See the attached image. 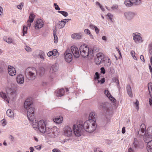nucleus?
Here are the masks:
<instances>
[{
    "instance_id": "obj_1",
    "label": "nucleus",
    "mask_w": 152,
    "mask_h": 152,
    "mask_svg": "<svg viewBox=\"0 0 152 152\" xmlns=\"http://www.w3.org/2000/svg\"><path fill=\"white\" fill-rule=\"evenodd\" d=\"M94 116V113H91L89 115L88 119L83 124V129L89 133L93 132L96 129V125Z\"/></svg>"
},
{
    "instance_id": "obj_2",
    "label": "nucleus",
    "mask_w": 152,
    "mask_h": 152,
    "mask_svg": "<svg viewBox=\"0 0 152 152\" xmlns=\"http://www.w3.org/2000/svg\"><path fill=\"white\" fill-rule=\"evenodd\" d=\"M32 104L29 99H27L24 103V107L27 109V116L30 123L35 120L34 118L35 109L33 107H30Z\"/></svg>"
},
{
    "instance_id": "obj_3",
    "label": "nucleus",
    "mask_w": 152,
    "mask_h": 152,
    "mask_svg": "<svg viewBox=\"0 0 152 152\" xmlns=\"http://www.w3.org/2000/svg\"><path fill=\"white\" fill-rule=\"evenodd\" d=\"M30 124L35 130H39L42 133H44L45 132V130L47 128L44 120H41L38 121L35 119Z\"/></svg>"
},
{
    "instance_id": "obj_4",
    "label": "nucleus",
    "mask_w": 152,
    "mask_h": 152,
    "mask_svg": "<svg viewBox=\"0 0 152 152\" xmlns=\"http://www.w3.org/2000/svg\"><path fill=\"white\" fill-rule=\"evenodd\" d=\"M45 132L47 136L51 138H53L57 137L59 134V129L56 126L52 127H47Z\"/></svg>"
},
{
    "instance_id": "obj_5",
    "label": "nucleus",
    "mask_w": 152,
    "mask_h": 152,
    "mask_svg": "<svg viewBox=\"0 0 152 152\" xmlns=\"http://www.w3.org/2000/svg\"><path fill=\"white\" fill-rule=\"evenodd\" d=\"M25 74L28 80H33L36 78L37 75V70L34 67H28L26 70Z\"/></svg>"
},
{
    "instance_id": "obj_6",
    "label": "nucleus",
    "mask_w": 152,
    "mask_h": 152,
    "mask_svg": "<svg viewBox=\"0 0 152 152\" xmlns=\"http://www.w3.org/2000/svg\"><path fill=\"white\" fill-rule=\"evenodd\" d=\"M146 129V127L145 124H142L141 126L140 129L138 131V134L140 136H143V140L145 142L147 143L151 141L152 138L150 136L147 135L145 133V130Z\"/></svg>"
},
{
    "instance_id": "obj_7",
    "label": "nucleus",
    "mask_w": 152,
    "mask_h": 152,
    "mask_svg": "<svg viewBox=\"0 0 152 152\" xmlns=\"http://www.w3.org/2000/svg\"><path fill=\"white\" fill-rule=\"evenodd\" d=\"M81 56L83 57L86 58L88 56H90V48L87 46L85 45H81L79 49Z\"/></svg>"
},
{
    "instance_id": "obj_8",
    "label": "nucleus",
    "mask_w": 152,
    "mask_h": 152,
    "mask_svg": "<svg viewBox=\"0 0 152 152\" xmlns=\"http://www.w3.org/2000/svg\"><path fill=\"white\" fill-rule=\"evenodd\" d=\"M83 124L81 122L78 125H74L73 130L75 135L78 137L80 136L83 132Z\"/></svg>"
},
{
    "instance_id": "obj_9",
    "label": "nucleus",
    "mask_w": 152,
    "mask_h": 152,
    "mask_svg": "<svg viewBox=\"0 0 152 152\" xmlns=\"http://www.w3.org/2000/svg\"><path fill=\"white\" fill-rule=\"evenodd\" d=\"M104 56L101 53H99L96 54V57L95 58V62L97 65H99L104 61Z\"/></svg>"
},
{
    "instance_id": "obj_10",
    "label": "nucleus",
    "mask_w": 152,
    "mask_h": 152,
    "mask_svg": "<svg viewBox=\"0 0 152 152\" xmlns=\"http://www.w3.org/2000/svg\"><path fill=\"white\" fill-rule=\"evenodd\" d=\"M132 37L134 42L136 43L142 42L143 41V40L140 33H133L132 34Z\"/></svg>"
},
{
    "instance_id": "obj_11",
    "label": "nucleus",
    "mask_w": 152,
    "mask_h": 152,
    "mask_svg": "<svg viewBox=\"0 0 152 152\" xmlns=\"http://www.w3.org/2000/svg\"><path fill=\"white\" fill-rule=\"evenodd\" d=\"M44 23L41 19H38L34 22V27L36 29L39 30L43 27Z\"/></svg>"
},
{
    "instance_id": "obj_12",
    "label": "nucleus",
    "mask_w": 152,
    "mask_h": 152,
    "mask_svg": "<svg viewBox=\"0 0 152 152\" xmlns=\"http://www.w3.org/2000/svg\"><path fill=\"white\" fill-rule=\"evenodd\" d=\"M64 134L67 137L71 136L72 134V130L71 128L69 126H66L63 129Z\"/></svg>"
},
{
    "instance_id": "obj_13",
    "label": "nucleus",
    "mask_w": 152,
    "mask_h": 152,
    "mask_svg": "<svg viewBox=\"0 0 152 152\" xmlns=\"http://www.w3.org/2000/svg\"><path fill=\"white\" fill-rule=\"evenodd\" d=\"M71 50L75 57L78 58L79 57L80 54L78 49L75 46H71Z\"/></svg>"
},
{
    "instance_id": "obj_14",
    "label": "nucleus",
    "mask_w": 152,
    "mask_h": 152,
    "mask_svg": "<svg viewBox=\"0 0 152 152\" xmlns=\"http://www.w3.org/2000/svg\"><path fill=\"white\" fill-rule=\"evenodd\" d=\"M107 104L106 102L99 103L98 106V108L101 111H106L108 109Z\"/></svg>"
},
{
    "instance_id": "obj_15",
    "label": "nucleus",
    "mask_w": 152,
    "mask_h": 152,
    "mask_svg": "<svg viewBox=\"0 0 152 152\" xmlns=\"http://www.w3.org/2000/svg\"><path fill=\"white\" fill-rule=\"evenodd\" d=\"M69 50H66L64 53V58L65 61L68 62H70L71 61L72 58V55L69 52Z\"/></svg>"
},
{
    "instance_id": "obj_16",
    "label": "nucleus",
    "mask_w": 152,
    "mask_h": 152,
    "mask_svg": "<svg viewBox=\"0 0 152 152\" xmlns=\"http://www.w3.org/2000/svg\"><path fill=\"white\" fill-rule=\"evenodd\" d=\"M148 88L151 98L149 99L150 105L152 107V83H150L148 84Z\"/></svg>"
},
{
    "instance_id": "obj_17",
    "label": "nucleus",
    "mask_w": 152,
    "mask_h": 152,
    "mask_svg": "<svg viewBox=\"0 0 152 152\" xmlns=\"http://www.w3.org/2000/svg\"><path fill=\"white\" fill-rule=\"evenodd\" d=\"M125 18L128 20H131L134 17V14L130 11L125 12L124 13Z\"/></svg>"
},
{
    "instance_id": "obj_18",
    "label": "nucleus",
    "mask_w": 152,
    "mask_h": 152,
    "mask_svg": "<svg viewBox=\"0 0 152 152\" xmlns=\"http://www.w3.org/2000/svg\"><path fill=\"white\" fill-rule=\"evenodd\" d=\"M8 70L9 75L11 76H15L16 74L15 69L12 66L9 65L8 66Z\"/></svg>"
},
{
    "instance_id": "obj_19",
    "label": "nucleus",
    "mask_w": 152,
    "mask_h": 152,
    "mask_svg": "<svg viewBox=\"0 0 152 152\" xmlns=\"http://www.w3.org/2000/svg\"><path fill=\"white\" fill-rule=\"evenodd\" d=\"M16 80L17 83L19 84H22L24 82V77L21 74L18 75L16 78Z\"/></svg>"
},
{
    "instance_id": "obj_20",
    "label": "nucleus",
    "mask_w": 152,
    "mask_h": 152,
    "mask_svg": "<svg viewBox=\"0 0 152 152\" xmlns=\"http://www.w3.org/2000/svg\"><path fill=\"white\" fill-rule=\"evenodd\" d=\"M58 69V65L55 63L51 66L49 72L50 73H53L57 71Z\"/></svg>"
},
{
    "instance_id": "obj_21",
    "label": "nucleus",
    "mask_w": 152,
    "mask_h": 152,
    "mask_svg": "<svg viewBox=\"0 0 152 152\" xmlns=\"http://www.w3.org/2000/svg\"><path fill=\"white\" fill-rule=\"evenodd\" d=\"M7 94L12 96L15 95L16 93V90L15 88L12 87L8 88L7 90Z\"/></svg>"
},
{
    "instance_id": "obj_22",
    "label": "nucleus",
    "mask_w": 152,
    "mask_h": 152,
    "mask_svg": "<svg viewBox=\"0 0 152 152\" xmlns=\"http://www.w3.org/2000/svg\"><path fill=\"white\" fill-rule=\"evenodd\" d=\"M104 93L111 102H115V99L111 96L108 90H105L104 91Z\"/></svg>"
},
{
    "instance_id": "obj_23",
    "label": "nucleus",
    "mask_w": 152,
    "mask_h": 152,
    "mask_svg": "<svg viewBox=\"0 0 152 152\" xmlns=\"http://www.w3.org/2000/svg\"><path fill=\"white\" fill-rule=\"evenodd\" d=\"M53 120L55 123L59 124L62 123L63 120V117L61 116H60L58 117L53 118Z\"/></svg>"
},
{
    "instance_id": "obj_24",
    "label": "nucleus",
    "mask_w": 152,
    "mask_h": 152,
    "mask_svg": "<svg viewBox=\"0 0 152 152\" xmlns=\"http://www.w3.org/2000/svg\"><path fill=\"white\" fill-rule=\"evenodd\" d=\"M0 96L4 99V100L6 101L8 103H9L10 98L8 97L3 92H0Z\"/></svg>"
},
{
    "instance_id": "obj_25",
    "label": "nucleus",
    "mask_w": 152,
    "mask_h": 152,
    "mask_svg": "<svg viewBox=\"0 0 152 152\" xmlns=\"http://www.w3.org/2000/svg\"><path fill=\"white\" fill-rule=\"evenodd\" d=\"M72 37L75 39H80L82 37V35L80 33H74L72 34Z\"/></svg>"
},
{
    "instance_id": "obj_26",
    "label": "nucleus",
    "mask_w": 152,
    "mask_h": 152,
    "mask_svg": "<svg viewBox=\"0 0 152 152\" xmlns=\"http://www.w3.org/2000/svg\"><path fill=\"white\" fill-rule=\"evenodd\" d=\"M36 51L37 53H39V55L40 58L44 60L45 59V54L44 52L41 50H37Z\"/></svg>"
},
{
    "instance_id": "obj_27",
    "label": "nucleus",
    "mask_w": 152,
    "mask_h": 152,
    "mask_svg": "<svg viewBox=\"0 0 152 152\" xmlns=\"http://www.w3.org/2000/svg\"><path fill=\"white\" fill-rule=\"evenodd\" d=\"M126 90L127 93L129 96L132 97L133 96V95L132 93V88L130 85H128L127 86Z\"/></svg>"
},
{
    "instance_id": "obj_28",
    "label": "nucleus",
    "mask_w": 152,
    "mask_h": 152,
    "mask_svg": "<svg viewBox=\"0 0 152 152\" xmlns=\"http://www.w3.org/2000/svg\"><path fill=\"white\" fill-rule=\"evenodd\" d=\"M64 89L61 88L57 91L56 96L57 97H61L64 95Z\"/></svg>"
},
{
    "instance_id": "obj_29",
    "label": "nucleus",
    "mask_w": 152,
    "mask_h": 152,
    "mask_svg": "<svg viewBox=\"0 0 152 152\" xmlns=\"http://www.w3.org/2000/svg\"><path fill=\"white\" fill-rule=\"evenodd\" d=\"M66 24V22L64 21L63 20L61 21H59L58 23V26L59 29H62L65 26Z\"/></svg>"
},
{
    "instance_id": "obj_30",
    "label": "nucleus",
    "mask_w": 152,
    "mask_h": 152,
    "mask_svg": "<svg viewBox=\"0 0 152 152\" xmlns=\"http://www.w3.org/2000/svg\"><path fill=\"white\" fill-rule=\"evenodd\" d=\"M147 149L148 152H152V140L148 142Z\"/></svg>"
},
{
    "instance_id": "obj_31",
    "label": "nucleus",
    "mask_w": 152,
    "mask_h": 152,
    "mask_svg": "<svg viewBox=\"0 0 152 152\" xmlns=\"http://www.w3.org/2000/svg\"><path fill=\"white\" fill-rule=\"evenodd\" d=\"M145 133H146L147 135L150 136L152 138V127H149L146 131L145 129Z\"/></svg>"
},
{
    "instance_id": "obj_32",
    "label": "nucleus",
    "mask_w": 152,
    "mask_h": 152,
    "mask_svg": "<svg viewBox=\"0 0 152 152\" xmlns=\"http://www.w3.org/2000/svg\"><path fill=\"white\" fill-rule=\"evenodd\" d=\"M90 54L91 56H94V55L96 53H97L99 51V49L97 48H93V49L90 48Z\"/></svg>"
},
{
    "instance_id": "obj_33",
    "label": "nucleus",
    "mask_w": 152,
    "mask_h": 152,
    "mask_svg": "<svg viewBox=\"0 0 152 152\" xmlns=\"http://www.w3.org/2000/svg\"><path fill=\"white\" fill-rule=\"evenodd\" d=\"M6 113L7 115L10 118H13L14 117L13 112L10 109L7 110Z\"/></svg>"
},
{
    "instance_id": "obj_34",
    "label": "nucleus",
    "mask_w": 152,
    "mask_h": 152,
    "mask_svg": "<svg viewBox=\"0 0 152 152\" xmlns=\"http://www.w3.org/2000/svg\"><path fill=\"white\" fill-rule=\"evenodd\" d=\"M35 18V15H34L32 12L30 13V16L29 18V19L28 20L30 21L31 22H33L34 18Z\"/></svg>"
},
{
    "instance_id": "obj_35",
    "label": "nucleus",
    "mask_w": 152,
    "mask_h": 152,
    "mask_svg": "<svg viewBox=\"0 0 152 152\" xmlns=\"http://www.w3.org/2000/svg\"><path fill=\"white\" fill-rule=\"evenodd\" d=\"M124 4L127 7H130L133 5L132 2L131 0L125 1Z\"/></svg>"
},
{
    "instance_id": "obj_36",
    "label": "nucleus",
    "mask_w": 152,
    "mask_h": 152,
    "mask_svg": "<svg viewBox=\"0 0 152 152\" xmlns=\"http://www.w3.org/2000/svg\"><path fill=\"white\" fill-rule=\"evenodd\" d=\"M132 2V5H138L140 4L141 1L140 0H131Z\"/></svg>"
},
{
    "instance_id": "obj_37",
    "label": "nucleus",
    "mask_w": 152,
    "mask_h": 152,
    "mask_svg": "<svg viewBox=\"0 0 152 152\" xmlns=\"http://www.w3.org/2000/svg\"><path fill=\"white\" fill-rule=\"evenodd\" d=\"M4 40L8 43H11L12 41L11 38L6 37L4 38Z\"/></svg>"
},
{
    "instance_id": "obj_38",
    "label": "nucleus",
    "mask_w": 152,
    "mask_h": 152,
    "mask_svg": "<svg viewBox=\"0 0 152 152\" xmlns=\"http://www.w3.org/2000/svg\"><path fill=\"white\" fill-rule=\"evenodd\" d=\"M58 13L61 14L64 17H67L68 15V13L64 11H58Z\"/></svg>"
},
{
    "instance_id": "obj_39",
    "label": "nucleus",
    "mask_w": 152,
    "mask_h": 152,
    "mask_svg": "<svg viewBox=\"0 0 152 152\" xmlns=\"http://www.w3.org/2000/svg\"><path fill=\"white\" fill-rule=\"evenodd\" d=\"M52 51L53 52V56H58L59 55V53H58L57 50L56 49L53 50Z\"/></svg>"
},
{
    "instance_id": "obj_40",
    "label": "nucleus",
    "mask_w": 152,
    "mask_h": 152,
    "mask_svg": "<svg viewBox=\"0 0 152 152\" xmlns=\"http://www.w3.org/2000/svg\"><path fill=\"white\" fill-rule=\"evenodd\" d=\"M134 106H135L136 109L137 110H138L139 109V102L136 99V102H134Z\"/></svg>"
},
{
    "instance_id": "obj_41",
    "label": "nucleus",
    "mask_w": 152,
    "mask_h": 152,
    "mask_svg": "<svg viewBox=\"0 0 152 152\" xmlns=\"http://www.w3.org/2000/svg\"><path fill=\"white\" fill-rule=\"evenodd\" d=\"M54 36V42L56 43L58 42V37L56 36V32H54L53 34Z\"/></svg>"
},
{
    "instance_id": "obj_42",
    "label": "nucleus",
    "mask_w": 152,
    "mask_h": 152,
    "mask_svg": "<svg viewBox=\"0 0 152 152\" xmlns=\"http://www.w3.org/2000/svg\"><path fill=\"white\" fill-rule=\"evenodd\" d=\"M134 144L136 147L138 146L139 145V143L138 142L136 138H134Z\"/></svg>"
},
{
    "instance_id": "obj_43",
    "label": "nucleus",
    "mask_w": 152,
    "mask_h": 152,
    "mask_svg": "<svg viewBox=\"0 0 152 152\" xmlns=\"http://www.w3.org/2000/svg\"><path fill=\"white\" fill-rule=\"evenodd\" d=\"M27 28L26 26H23V36L24 34L26 33V32L27 31Z\"/></svg>"
},
{
    "instance_id": "obj_44",
    "label": "nucleus",
    "mask_w": 152,
    "mask_h": 152,
    "mask_svg": "<svg viewBox=\"0 0 152 152\" xmlns=\"http://www.w3.org/2000/svg\"><path fill=\"white\" fill-rule=\"evenodd\" d=\"M23 6V3H20L19 4L17 5V8L21 10Z\"/></svg>"
},
{
    "instance_id": "obj_45",
    "label": "nucleus",
    "mask_w": 152,
    "mask_h": 152,
    "mask_svg": "<svg viewBox=\"0 0 152 152\" xmlns=\"http://www.w3.org/2000/svg\"><path fill=\"white\" fill-rule=\"evenodd\" d=\"M99 74L98 72H96L95 73V80H98L99 78Z\"/></svg>"
},
{
    "instance_id": "obj_46",
    "label": "nucleus",
    "mask_w": 152,
    "mask_h": 152,
    "mask_svg": "<svg viewBox=\"0 0 152 152\" xmlns=\"http://www.w3.org/2000/svg\"><path fill=\"white\" fill-rule=\"evenodd\" d=\"M54 6L55 7V9L56 10H58V11H60V7H59L57 5V4L54 3Z\"/></svg>"
},
{
    "instance_id": "obj_47",
    "label": "nucleus",
    "mask_w": 152,
    "mask_h": 152,
    "mask_svg": "<svg viewBox=\"0 0 152 152\" xmlns=\"http://www.w3.org/2000/svg\"><path fill=\"white\" fill-rule=\"evenodd\" d=\"M1 122L3 126H4L6 125V121L4 119L2 120L1 121Z\"/></svg>"
},
{
    "instance_id": "obj_48",
    "label": "nucleus",
    "mask_w": 152,
    "mask_h": 152,
    "mask_svg": "<svg viewBox=\"0 0 152 152\" xmlns=\"http://www.w3.org/2000/svg\"><path fill=\"white\" fill-rule=\"evenodd\" d=\"M25 49L26 51L28 52H31V48L27 46H26L25 47Z\"/></svg>"
},
{
    "instance_id": "obj_49",
    "label": "nucleus",
    "mask_w": 152,
    "mask_h": 152,
    "mask_svg": "<svg viewBox=\"0 0 152 152\" xmlns=\"http://www.w3.org/2000/svg\"><path fill=\"white\" fill-rule=\"evenodd\" d=\"M84 32L86 34L89 35L91 33L90 31L88 29H85L84 31Z\"/></svg>"
},
{
    "instance_id": "obj_50",
    "label": "nucleus",
    "mask_w": 152,
    "mask_h": 152,
    "mask_svg": "<svg viewBox=\"0 0 152 152\" xmlns=\"http://www.w3.org/2000/svg\"><path fill=\"white\" fill-rule=\"evenodd\" d=\"M96 26L92 24H90L89 26V27L92 30H94Z\"/></svg>"
},
{
    "instance_id": "obj_51",
    "label": "nucleus",
    "mask_w": 152,
    "mask_h": 152,
    "mask_svg": "<svg viewBox=\"0 0 152 152\" xmlns=\"http://www.w3.org/2000/svg\"><path fill=\"white\" fill-rule=\"evenodd\" d=\"M97 81H98V83H99L101 82V84H102L104 82L105 79L104 78H103L101 80H98Z\"/></svg>"
},
{
    "instance_id": "obj_52",
    "label": "nucleus",
    "mask_w": 152,
    "mask_h": 152,
    "mask_svg": "<svg viewBox=\"0 0 152 152\" xmlns=\"http://www.w3.org/2000/svg\"><path fill=\"white\" fill-rule=\"evenodd\" d=\"M107 16L108 17L109 19L112 21L113 15L110 13H108L107 14Z\"/></svg>"
},
{
    "instance_id": "obj_53",
    "label": "nucleus",
    "mask_w": 152,
    "mask_h": 152,
    "mask_svg": "<svg viewBox=\"0 0 152 152\" xmlns=\"http://www.w3.org/2000/svg\"><path fill=\"white\" fill-rule=\"evenodd\" d=\"M101 73L104 74L105 73V70L104 67H101L100 69Z\"/></svg>"
},
{
    "instance_id": "obj_54",
    "label": "nucleus",
    "mask_w": 152,
    "mask_h": 152,
    "mask_svg": "<svg viewBox=\"0 0 152 152\" xmlns=\"http://www.w3.org/2000/svg\"><path fill=\"white\" fill-rule=\"evenodd\" d=\"M110 72L111 73H113L115 72L114 68L113 67H111L110 69Z\"/></svg>"
},
{
    "instance_id": "obj_55",
    "label": "nucleus",
    "mask_w": 152,
    "mask_h": 152,
    "mask_svg": "<svg viewBox=\"0 0 152 152\" xmlns=\"http://www.w3.org/2000/svg\"><path fill=\"white\" fill-rule=\"evenodd\" d=\"M53 52L52 51H49L47 53V55L48 57H50L53 56Z\"/></svg>"
},
{
    "instance_id": "obj_56",
    "label": "nucleus",
    "mask_w": 152,
    "mask_h": 152,
    "mask_svg": "<svg viewBox=\"0 0 152 152\" xmlns=\"http://www.w3.org/2000/svg\"><path fill=\"white\" fill-rule=\"evenodd\" d=\"M111 64L110 61V59H108L107 61V63H106V65L107 66H109Z\"/></svg>"
},
{
    "instance_id": "obj_57",
    "label": "nucleus",
    "mask_w": 152,
    "mask_h": 152,
    "mask_svg": "<svg viewBox=\"0 0 152 152\" xmlns=\"http://www.w3.org/2000/svg\"><path fill=\"white\" fill-rule=\"evenodd\" d=\"M94 30H95L96 34H98L99 33V30L96 26L95 28H94Z\"/></svg>"
},
{
    "instance_id": "obj_58",
    "label": "nucleus",
    "mask_w": 152,
    "mask_h": 152,
    "mask_svg": "<svg viewBox=\"0 0 152 152\" xmlns=\"http://www.w3.org/2000/svg\"><path fill=\"white\" fill-rule=\"evenodd\" d=\"M52 152H61V151L58 149L54 148L52 150Z\"/></svg>"
},
{
    "instance_id": "obj_59",
    "label": "nucleus",
    "mask_w": 152,
    "mask_h": 152,
    "mask_svg": "<svg viewBox=\"0 0 152 152\" xmlns=\"http://www.w3.org/2000/svg\"><path fill=\"white\" fill-rule=\"evenodd\" d=\"M140 58L143 62H145V61L144 58V57L143 55H141L140 56Z\"/></svg>"
},
{
    "instance_id": "obj_60",
    "label": "nucleus",
    "mask_w": 152,
    "mask_h": 152,
    "mask_svg": "<svg viewBox=\"0 0 152 152\" xmlns=\"http://www.w3.org/2000/svg\"><path fill=\"white\" fill-rule=\"evenodd\" d=\"M32 22H31L30 21L28 20L27 21V27H30L31 26V23Z\"/></svg>"
},
{
    "instance_id": "obj_61",
    "label": "nucleus",
    "mask_w": 152,
    "mask_h": 152,
    "mask_svg": "<svg viewBox=\"0 0 152 152\" xmlns=\"http://www.w3.org/2000/svg\"><path fill=\"white\" fill-rule=\"evenodd\" d=\"M118 6L117 5H114L111 8L113 10H115V9H116L118 8Z\"/></svg>"
},
{
    "instance_id": "obj_62",
    "label": "nucleus",
    "mask_w": 152,
    "mask_h": 152,
    "mask_svg": "<svg viewBox=\"0 0 152 152\" xmlns=\"http://www.w3.org/2000/svg\"><path fill=\"white\" fill-rule=\"evenodd\" d=\"M113 81H114L115 82H116L117 83H119V81L118 79H116V78H114L113 79Z\"/></svg>"
},
{
    "instance_id": "obj_63",
    "label": "nucleus",
    "mask_w": 152,
    "mask_h": 152,
    "mask_svg": "<svg viewBox=\"0 0 152 152\" xmlns=\"http://www.w3.org/2000/svg\"><path fill=\"white\" fill-rule=\"evenodd\" d=\"M128 152H134L133 150L131 148H129L128 150Z\"/></svg>"
},
{
    "instance_id": "obj_64",
    "label": "nucleus",
    "mask_w": 152,
    "mask_h": 152,
    "mask_svg": "<svg viewBox=\"0 0 152 152\" xmlns=\"http://www.w3.org/2000/svg\"><path fill=\"white\" fill-rule=\"evenodd\" d=\"M102 39L103 40H104L105 41H107V38L105 36H103L102 37Z\"/></svg>"
}]
</instances>
